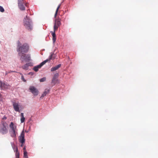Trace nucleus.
<instances>
[{
  "instance_id": "26",
  "label": "nucleus",
  "mask_w": 158,
  "mask_h": 158,
  "mask_svg": "<svg viewBox=\"0 0 158 158\" xmlns=\"http://www.w3.org/2000/svg\"><path fill=\"white\" fill-rule=\"evenodd\" d=\"M46 80V78L45 77H44L40 79V82H43L44 81Z\"/></svg>"
},
{
  "instance_id": "16",
  "label": "nucleus",
  "mask_w": 158,
  "mask_h": 158,
  "mask_svg": "<svg viewBox=\"0 0 158 158\" xmlns=\"http://www.w3.org/2000/svg\"><path fill=\"white\" fill-rule=\"evenodd\" d=\"M42 65L41 64H40L35 66L33 68V70L35 72H37L38 71L39 69H40L42 67Z\"/></svg>"
},
{
  "instance_id": "6",
  "label": "nucleus",
  "mask_w": 158,
  "mask_h": 158,
  "mask_svg": "<svg viewBox=\"0 0 158 158\" xmlns=\"http://www.w3.org/2000/svg\"><path fill=\"white\" fill-rule=\"evenodd\" d=\"M30 91L35 96H37L38 94V91L34 86H30L29 88Z\"/></svg>"
},
{
  "instance_id": "11",
  "label": "nucleus",
  "mask_w": 158,
  "mask_h": 158,
  "mask_svg": "<svg viewBox=\"0 0 158 158\" xmlns=\"http://www.w3.org/2000/svg\"><path fill=\"white\" fill-rule=\"evenodd\" d=\"M32 64L31 63L28 62L23 65L22 66V68L23 69L27 70L28 69L29 66H32Z\"/></svg>"
},
{
  "instance_id": "14",
  "label": "nucleus",
  "mask_w": 158,
  "mask_h": 158,
  "mask_svg": "<svg viewBox=\"0 0 158 158\" xmlns=\"http://www.w3.org/2000/svg\"><path fill=\"white\" fill-rule=\"evenodd\" d=\"M50 88L45 89L43 93L41 95L40 98H42L44 96H45L46 94H48L50 91Z\"/></svg>"
},
{
  "instance_id": "13",
  "label": "nucleus",
  "mask_w": 158,
  "mask_h": 158,
  "mask_svg": "<svg viewBox=\"0 0 158 158\" xmlns=\"http://www.w3.org/2000/svg\"><path fill=\"white\" fill-rule=\"evenodd\" d=\"M18 130L10 131V136L13 138H15L16 137V135L17 134Z\"/></svg>"
},
{
  "instance_id": "19",
  "label": "nucleus",
  "mask_w": 158,
  "mask_h": 158,
  "mask_svg": "<svg viewBox=\"0 0 158 158\" xmlns=\"http://www.w3.org/2000/svg\"><path fill=\"white\" fill-rule=\"evenodd\" d=\"M25 120V118L24 116V114L23 113H21V118L20 121L21 123H23L24 122Z\"/></svg>"
},
{
  "instance_id": "32",
  "label": "nucleus",
  "mask_w": 158,
  "mask_h": 158,
  "mask_svg": "<svg viewBox=\"0 0 158 158\" xmlns=\"http://www.w3.org/2000/svg\"><path fill=\"white\" fill-rule=\"evenodd\" d=\"M23 150H24V151H25V150H26V147L25 146H24V148H23Z\"/></svg>"
},
{
  "instance_id": "23",
  "label": "nucleus",
  "mask_w": 158,
  "mask_h": 158,
  "mask_svg": "<svg viewBox=\"0 0 158 158\" xmlns=\"http://www.w3.org/2000/svg\"><path fill=\"white\" fill-rule=\"evenodd\" d=\"M27 152L26 151H24L23 156L25 158H28V156L27 155Z\"/></svg>"
},
{
  "instance_id": "22",
  "label": "nucleus",
  "mask_w": 158,
  "mask_h": 158,
  "mask_svg": "<svg viewBox=\"0 0 158 158\" xmlns=\"http://www.w3.org/2000/svg\"><path fill=\"white\" fill-rule=\"evenodd\" d=\"M60 6H61V4H60L58 5V7L56 9V13H55V15H54V18H56V16L57 14V13L58 10L59 8H60Z\"/></svg>"
},
{
  "instance_id": "20",
  "label": "nucleus",
  "mask_w": 158,
  "mask_h": 158,
  "mask_svg": "<svg viewBox=\"0 0 158 158\" xmlns=\"http://www.w3.org/2000/svg\"><path fill=\"white\" fill-rule=\"evenodd\" d=\"M11 144L14 152H16V148H17V146L12 142L11 143Z\"/></svg>"
},
{
  "instance_id": "2",
  "label": "nucleus",
  "mask_w": 158,
  "mask_h": 158,
  "mask_svg": "<svg viewBox=\"0 0 158 158\" xmlns=\"http://www.w3.org/2000/svg\"><path fill=\"white\" fill-rule=\"evenodd\" d=\"M23 23L24 26L28 30H31L32 29V21L27 15L24 19Z\"/></svg>"
},
{
  "instance_id": "17",
  "label": "nucleus",
  "mask_w": 158,
  "mask_h": 158,
  "mask_svg": "<svg viewBox=\"0 0 158 158\" xmlns=\"http://www.w3.org/2000/svg\"><path fill=\"white\" fill-rule=\"evenodd\" d=\"M51 32L52 33V40L53 43L54 44L56 41V35L55 34V31L54 32L51 31Z\"/></svg>"
},
{
  "instance_id": "25",
  "label": "nucleus",
  "mask_w": 158,
  "mask_h": 158,
  "mask_svg": "<svg viewBox=\"0 0 158 158\" xmlns=\"http://www.w3.org/2000/svg\"><path fill=\"white\" fill-rule=\"evenodd\" d=\"M20 74L21 75V79L24 82H26V80L24 79L23 74L21 73H20Z\"/></svg>"
},
{
  "instance_id": "33",
  "label": "nucleus",
  "mask_w": 158,
  "mask_h": 158,
  "mask_svg": "<svg viewBox=\"0 0 158 158\" xmlns=\"http://www.w3.org/2000/svg\"><path fill=\"white\" fill-rule=\"evenodd\" d=\"M25 132L26 133H28V131H27V130H25Z\"/></svg>"
},
{
  "instance_id": "27",
  "label": "nucleus",
  "mask_w": 158,
  "mask_h": 158,
  "mask_svg": "<svg viewBox=\"0 0 158 158\" xmlns=\"http://www.w3.org/2000/svg\"><path fill=\"white\" fill-rule=\"evenodd\" d=\"M4 11V9L2 6H0V11L3 12Z\"/></svg>"
},
{
  "instance_id": "18",
  "label": "nucleus",
  "mask_w": 158,
  "mask_h": 158,
  "mask_svg": "<svg viewBox=\"0 0 158 158\" xmlns=\"http://www.w3.org/2000/svg\"><path fill=\"white\" fill-rule=\"evenodd\" d=\"M23 4L24 3L18 4L19 7L21 10H25V8L23 5Z\"/></svg>"
},
{
  "instance_id": "35",
  "label": "nucleus",
  "mask_w": 158,
  "mask_h": 158,
  "mask_svg": "<svg viewBox=\"0 0 158 158\" xmlns=\"http://www.w3.org/2000/svg\"><path fill=\"white\" fill-rule=\"evenodd\" d=\"M1 43V41H0V43Z\"/></svg>"
},
{
  "instance_id": "8",
  "label": "nucleus",
  "mask_w": 158,
  "mask_h": 158,
  "mask_svg": "<svg viewBox=\"0 0 158 158\" xmlns=\"http://www.w3.org/2000/svg\"><path fill=\"white\" fill-rule=\"evenodd\" d=\"M24 136V130H23L21 132L19 139V142L23 144L25 143V140Z\"/></svg>"
},
{
  "instance_id": "29",
  "label": "nucleus",
  "mask_w": 158,
  "mask_h": 158,
  "mask_svg": "<svg viewBox=\"0 0 158 158\" xmlns=\"http://www.w3.org/2000/svg\"><path fill=\"white\" fill-rule=\"evenodd\" d=\"M24 3V0H18V4Z\"/></svg>"
},
{
  "instance_id": "9",
  "label": "nucleus",
  "mask_w": 158,
  "mask_h": 158,
  "mask_svg": "<svg viewBox=\"0 0 158 158\" xmlns=\"http://www.w3.org/2000/svg\"><path fill=\"white\" fill-rule=\"evenodd\" d=\"M58 76L59 73H56L54 75L52 81V83H53L54 85L58 81V79L57 78Z\"/></svg>"
},
{
  "instance_id": "30",
  "label": "nucleus",
  "mask_w": 158,
  "mask_h": 158,
  "mask_svg": "<svg viewBox=\"0 0 158 158\" xmlns=\"http://www.w3.org/2000/svg\"><path fill=\"white\" fill-rule=\"evenodd\" d=\"M7 118L5 116H4L2 118V120H5Z\"/></svg>"
},
{
  "instance_id": "10",
  "label": "nucleus",
  "mask_w": 158,
  "mask_h": 158,
  "mask_svg": "<svg viewBox=\"0 0 158 158\" xmlns=\"http://www.w3.org/2000/svg\"><path fill=\"white\" fill-rule=\"evenodd\" d=\"M0 86L2 89H8L10 87V85L7 83H2L1 82L0 83Z\"/></svg>"
},
{
  "instance_id": "28",
  "label": "nucleus",
  "mask_w": 158,
  "mask_h": 158,
  "mask_svg": "<svg viewBox=\"0 0 158 158\" xmlns=\"http://www.w3.org/2000/svg\"><path fill=\"white\" fill-rule=\"evenodd\" d=\"M53 55H54V53H52V54L49 57V58H48V59L49 60H51V59H52V56Z\"/></svg>"
},
{
  "instance_id": "31",
  "label": "nucleus",
  "mask_w": 158,
  "mask_h": 158,
  "mask_svg": "<svg viewBox=\"0 0 158 158\" xmlns=\"http://www.w3.org/2000/svg\"><path fill=\"white\" fill-rule=\"evenodd\" d=\"M33 74V73L32 72H30L28 73L29 75H32Z\"/></svg>"
},
{
  "instance_id": "3",
  "label": "nucleus",
  "mask_w": 158,
  "mask_h": 158,
  "mask_svg": "<svg viewBox=\"0 0 158 158\" xmlns=\"http://www.w3.org/2000/svg\"><path fill=\"white\" fill-rule=\"evenodd\" d=\"M8 124L6 122L2 121L0 124V133L4 135L7 134L8 132Z\"/></svg>"
},
{
  "instance_id": "15",
  "label": "nucleus",
  "mask_w": 158,
  "mask_h": 158,
  "mask_svg": "<svg viewBox=\"0 0 158 158\" xmlns=\"http://www.w3.org/2000/svg\"><path fill=\"white\" fill-rule=\"evenodd\" d=\"M61 66V64H60L54 67H52L51 69V71L53 72L57 70Z\"/></svg>"
},
{
  "instance_id": "7",
  "label": "nucleus",
  "mask_w": 158,
  "mask_h": 158,
  "mask_svg": "<svg viewBox=\"0 0 158 158\" xmlns=\"http://www.w3.org/2000/svg\"><path fill=\"white\" fill-rule=\"evenodd\" d=\"M13 106L15 110V111L20 112L21 109H20V105L18 103L14 102L13 103Z\"/></svg>"
},
{
  "instance_id": "12",
  "label": "nucleus",
  "mask_w": 158,
  "mask_h": 158,
  "mask_svg": "<svg viewBox=\"0 0 158 158\" xmlns=\"http://www.w3.org/2000/svg\"><path fill=\"white\" fill-rule=\"evenodd\" d=\"M10 128V131L18 130L17 129V126L15 125L13 122H11L9 125Z\"/></svg>"
},
{
  "instance_id": "5",
  "label": "nucleus",
  "mask_w": 158,
  "mask_h": 158,
  "mask_svg": "<svg viewBox=\"0 0 158 158\" xmlns=\"http://www.w3.org/2000/svg\"><path fill=\"white\" fill-rule=\"evenodd\" d=\"M60 19H55L54 20V26L53 27L54 31H56L59 27L61 25Z\"/></svg>"
},
{
  "instance_id": "1",
  "label": "nucleus",
  "mask_w": 158,
  "mask_h": 158,
  "mask_svg": "<svg viewBox=\"0 0 158 158\" xmlns=\"http://www.w3.org/2000/svg\"><path fill=\"white\" fill-rule=\"evenodd\" d=\"M29 49V46L27 44L24 43L22 45L19 41L18 42L17 51L18 52L19 55L27 53Z\"/></svg>"
},
{
  "instance_id": "34",
  "label": "nucleus",
  "mask_w": 158,
  "mask_h": 158,
  "mask_svg": "<svg viewBox=\"0 0 158 158\" xmlns=\"http://www.w3.org/2000/svg\"><path fill=\"white\" fill-rule=\"evenodd\" d=\"M23 144H22H22H21V147H22V146H23Z\"/></svg>"
},
{
  "instance_id": "4",
  "label": "nucleus",
  "mask_w": 158,
  "mask_h": 158,
  "mask_svg": "<svg viewBox=\"0 0 158 158\" xmlns=\"http://www.w3.org/2000/svg\"><path fill=\"white\" fill-rule=\"evenodd\" d=\"M19 56H20V59L21 60V63H22L28 62L31 60L30 54H23Z\"/></svg>"
},
{
  "instance_id": "21",
  "label": "nucleus",
  "mask_w": 158,
  "mask_h": 158,
  "mask_svg": "<svg viewBox=\"0 0 158 158\" xmlns=\"http://www.w3.org/2000/svg\"><path fill=\"white\" fill-rule=\"evenodd\" d=\"M15 153V156L16 158H19V154L18 152V148H16Z\"/></svg>"
},
{
  "instance_id": "24",
  "label": "nucleus",
  "mask_w": 158,
  "mask_h": 158,
  "mask_svg": "<svg viewBox=\"0 0 158 158\" xmlns=\"http://www.w3.org/2000/svg\"><path fill=\"white\" fill-rule=\"evenodd\" d=\"M49 60L48 59H47L46 60H44V61H43V62H41L40 64H41L43 66L44 64L47 62Z\"/></svg>"
}]
</instances>
